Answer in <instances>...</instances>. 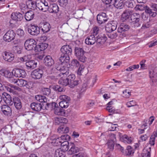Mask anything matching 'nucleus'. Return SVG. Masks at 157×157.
Segmentation results:
<instances>
[{"instance_id": "12", "label": "nucleus", "mask_w": 157, "mask_h": 157, "mask_svg": "<svg viewBox=\"0 0 157 157\" xmlns=\"http://www.w3.org/2000/svg\"><path fill=\"white\" fill-rule=\"evenodd\" d=\"M12 73L16 77L23 78L26 75V73L25 71L22 69L15 68L12 71Z\"/></svg>"}, {"instance_id": "9", "label": "nucleus", "mask_w": 157, "mask_h": 157, "mask_svg": "<svg viewBox=\"0 0 157 157\" xmlns=\"http://www.w3.org/2000/svg\"><path fill=\"white\" fill-rule=\"evenodd\" d=\"M3 59L5 61L11 62L14 59V55L12 52L5 51L3 52Z\"/></svg>"}, {"instance_id": "13", "label": "nucleus", "mask_w": 157, "mask_h": 157, "mask_svg": "<svg viewBox=\"0 0 157 157\" xmlns=\"http://www.w3.org/2000/svg\"><path fill=\"white\" fill-rule=\"evenodd\" d=\"M43 74V71L42 69H37L32 72L31 76L35 79H39L42 77Z\"/></svg>"}, {"instance_id": "39", "label": "nucleus", "mask_w": 157, "mask_h": 157, "mask_svg": "<svg viewBox=\"0 0 157 157\" xmlns=\"http://www.w3.org/2000/svg\"><path fill=\"white\" fill-rule=\"evenodd\" d=\"M64 152L60 149H57L56 150L55 154V157H64Z\"/></svg>"}, {"instance_id": "23", "label": "nucleus", "mask_w": 157, "mask_h": 157, "mask_svg": "<svg viewBox=\"0 0 157 157\" xmlns=\"http://www.w3.org/2000/svg\"><path fill=\"white\" fill-rule=\"evenodd\" d=\"M86 44L91 45L94 44L96 42L95 37L94 35H91L87 36L85 41Z\"/></svg>"}, {"instance_id": "11", "label": "nucleus", "mask_w": 157, "mask_h": 157, "mask_svg": "<svg viewBox=\"0 0 157 157\" xmlns=\"http://www.w3.org/2000/svg\"><path fill=\"white\" fill-rule=\"evenodd\" d=\"M117 22L113 21L107 23L105 26V29L107 32L111 33L115 30L117 27Z\"/></svg>"}, {"instance_id": "17", "label": "nucleus", "mask_w": 157, "mask_h": 157, "mask_svg": "<svg viewBox=\"0 0 157 157\" xmlns=\"http://www.w3.org/2000/svg\"><path fill=\"white\" fill-rule=\"evenodd\" d=\"M129 26L124 24L121 25L120 27L117 29V31L118 33H121L120 34V37H122L124 36V32L128 31L129 29Z\"/></svg>"}, {"instance_id": "36", "label": "nucleus", "mask_w": 157, "mask_h": 157, "mask_svg": "<svg viewBox=\"0 0 157 157\" xmlns=\"http://www.w3.org/2000/svg\"><path fill=\"white\" fill-rule=\"evenodd\" d=\"M35 98L37 101L40 102H44L45 103L47 102V98L44 96L38 95L35 96Z\"/></svg>"}, {"instance_id": "20", "label": "nucleus", "mask_w": 157, "mask_h": 157, "mask_svg": "<svg viewBox=\"0 0 157 157\" xmlns=\"http://www.w3.org/2000/svg\"><path fill=\"white\" fill-rule=\"evenodd\" d=\"M107 40V37L103 34L102 36L98 35L97 37L96 43L98 46H100L104 43Z\"/></svg>"}, {"instance_id": "1", "label": "nucleus", "mask_w": 157, "mask_h": 157, "mask_svg": "<svg viewBox=\"0 0 157 157\" xmlns=\"http://www.w3.org/2000/svg\"><path fill=\"white\" fill-rule=\"evenodd\" d=\"M37 7L44 12L48 10L51 13H57L59 11V7L55 3L48 6V2L45 0H41L36 4Z\"/></svg>"}, {"instance_id": "37", "label": "nucleus", "mask_w": 157, "mask_h": 157, "mask_svg": "<svg viewBox=\"0 0 157 157\" xmlns=\"http://www.w3.org/2000/svg\"><path fill=\"white\" fill-rule=\"evenodd\" d=\"M157 137V131H154L151 136L149 140V144L151 145H154L155 137Z\"/></svg>"}, {"instance_id": "34", "label": "nucleus", "mask_w": 157, "mask_h": 157, "mask_svg": "<svg viewBox=\"0 0 157 157\" xmlns=\"http://www.w3.org/2000/svg\"><path fill=\"white\" fill-rule=\"evenodd\" d=\"M40 1H38L36 4L33 1L29 0L26 2V4L27 7L30 9L34 10L36 7H37V3Z\"/></svg>"}, {"instance_id": "52", "label": "nucleus", "mask_w": 157, "mask_h": 157, "mask_svg": "<svg viewBox=\"0 0 157 157\" xmlns=\"http://www.w3.org/2000/svg\"><path fill=\"white\" fill-rule=\"evenodd\" d=\"M51 92V89L48 88H44L42 89L43 94L48 96L50 94Z\"/></svg>"}, {"instance_id": "43", "label": "nucleus", "mask_w": 157, "mask_h": 157, "mask_svg": "<svg viewBox=\"0 0 157 157\" xmlns=\"http://www.w3.org/2000/svg\"><path fill=\"white\" fill-rule=\"evenodd\" d=\"M31 56L30 55H27L25 56H24L19 58V59L21 62H26L29 61L31 59Z\"/></svg>"}, {"instance_id": "7", "label": "nucleus", "mask_w": 157, "mask_h": 157, "mask_svg": "<svg viewBox=\"0 0 157 157\" xmlns=\"http://www.w3.org/2000/svg\"><path fill=\"white\" fill-rule=\"evenodd\" d=\"M36 44V42L35 40L33 39H30L25 41L24 46L26 50L30 51L33 49Z\"/></svg>"}, {"instance_id": "21", "label": "nucleus", "mask_w": 157, "mask_h": 157, "mask_svg": "<svg viewBox=\"0 0 157 157\" xmlns=\"http://www.w3.org/2000/svg\"><path fill=\"white\" fill-rule=\"evenodd\" d=\"M11 82L14 83H17L20 87L24 86L27 85V81L24 79H19L17 80L12 79L11 80Z\"/></svg>"}, {"instance_id": "31", "label": "nucleus", "mask_w": 157, "mask_h": 157, "mask_svg": "<svg viewBox=\"0 0 157 157\" xmlns=\"http://www.w3.org/2000/svg\"><path fill=\"white\" fill-rule=\"evenodd\" d=\"M124 1L125 0H115L114 6L117 9H122L124 6Z\"/></svg>"}, {"instance_id": "44", "label": "nucleus", "mask_w": 157, "mask_h": 157, "mask_svg": "<svg viewBox=\"0 0 157 157\" xmlns=\"http://www.w3.org/2000/svg\"><path fill=\"white\" fill-rule=\"evenodd\" d=\"M59 98L61 101H69L70 100V98L65 95H60L59 97Z\"/></svg>"}, {"instance_id": "33", "label": "nucleus", "mask_w": 157, "mask_h": 157, "mask_svg": "<svg viewBox=\"0 0 157 157\" xmlns=\"http://www.w3.org/2000/svg\"><path fill=\"white\" fill-rule=\"evenodd\" d=\"M59 59L62 63H64L65 62L68 63L69 61L70 58L69 56H67L61 53Z\"/></svg>"}, {"instance_id": "19", "label": "nucleus", "mask_w": 157, "mask_h": 157, "mask_svg": "<svg viewBox=\"0 0 157 157\" xmlns=\"http://www.w3.org/2000/svg\"><path fill=\"white\" fill-rule=\"evenodd\" d=\"M2 97L5 102L7 105H12L13 104L11 96L7 93L4 92L2 94Z\"/></svg>"}, {"instance_id": "55", "label": "nucleus", "mask_w": 157, "mask_h": 157, "mask_svg": "<svg viewBox=\"0 0 157 157\" xmlns=\"http://www.w3.org/2000/svg\"><path fill=\"white\" fill-rule=\"evenodd\" d=\"M41 50L43 51L46 49L48 47V44L45 43H42L39 44Z\"/></svg>"}, {"instance_id": "4", "label": "nucleus", "mask_w": 157, "mask_h": 157, "mask_svg": "<svg viewBox=\"0 0 157 157\" xmlns=\"http://www.w3.org/2000/svg\"><path fill=\"white\" fill-rule=\"evenodd\" d=\"M69 83V86L71 88H73L78 84L80 81L78 80H75V76L74 74H70L67 77Z\"/></svg>"}, {"instance_id": "51", "label": "nucleus", "mask_w": 157, "mask_h": 157, "mask_svg": "<svg viewBox=\"0 0 157 157\" xmlns=\"http://www.w3.org/2000/svg\"><path fill=\"white\" fill-rule=\"evenodd\" d=\"M85 68V66L83 64L80 65L77 74L78 75H82V73L83 72Z\"/></svg>"}, {"instance_id": "53", "label": "nucleus", "mask_w": 157, "mask_h": 157, "mask_svg": "<svg viewBox=\"0 0 157 157\" xmlns=\"http://www.w3.org/2000/svg\"><path fill=\"white\" fill-rule=\"evenodd\" d=\"M118 35L116 32L109 33L108 34V36L111 39H115L116 38Z\"/></svg>"}, {"instance_id": "5", "label": "nucleus", "mask_w": 157, "mask_h": 157, "mask_svg": "<svg viewBox=\"0 0 157 157\" xmlns=\"http://www.w3.org/2000/svg\"><path fill=\"white\" fill-rule=\"evenodd\" d=\"M15 36L16 34L13 30H9L4 36V40L6 41L10 42L14 39Z\"/></svg>"}, {"instance_id": "27", "label": "nucleus", "mask_w": 157, "mask_h": 157, "mask_svg": "<svg viewBox=\"0 0 157 157\" xmlns=\"http://www.w3.org/2000/svg\"><path fill=\"white\" fill-rule=\"evenodd\" d=\"M30 107L33 110L39 111L42 109V106L40 103L34 102L31 104Z\"/></svg>"}, {"instance_id": "38", "label": "nucleus", "mask_w": 157, "mask_h": 157, "mask_svg": "<svg viewBox=\"0 0 157 157\" xmlns=\"http://www.w3.org/2000/svg\"><path fill=\"white\" fill-rule=\"evenodd\" d=\"M134 153L133 149L131 147V146H128L125 150V155L132 156L133 155Z\"/></svg>"}, {"instance_id": "6", "label": "nucleus", "mask_w": 157, "mask_h": 157, "mask_svg": "<svg viewBox=\"0 0 157 157\" xmlns=\"http://www.w3.org/2000/svg\"><path fill=\"white\" fill-rule=\"evenodd\" d=\"M27 30L29 33L32 35H37L40 33V28L36 25L31 24Z\"/></svg>"}, {"instance_id": "16", "label": "nucleus", "mask_w": 157, "mask_h": 157, "mask_svg": "<svg viewBox=\"0 0 157 157\" xmlns=\"http://www.w3.org/2000/svg\"><path fill=\"white\" fill-rule=\"evenodd\" d=\"M132 11L129 10H125L121 15V20L123 22L125 21L128 19L132 14Z\"/></svg>"}, {"instance_id": "22", "label": "nucleus", "mask_w": 157, "mask_h": 157, "mask_svg": "<svg viewBox=\"0 0 157 157\" xmlns=\"http://www.w3.org/2000/svg\"><path fill=\"white\" fill-rule=\"evenodd\" d=\"M11 18L16 21H20L23 18V15L19 12L13 13L11 15Z\"/></svg>"}, {"instance_id": "35", "label": "nucleus", "mask_w": 157, "mask_h": 157, "mask_svg": "<svg viewBox=\"0 0 157 157\" xmlns=\"http://www.w3.org/2000/svg\"><path fill=\"white\" fill-rule=\"evenodd\" d=\"M67 76H62L59 79L58 83L59 84H61L63 86H66L68 85H69L68 82L66 78Z\"/></svg>"}, {"instance_id": "18", "label": "nucleus", "mask_w": 157, "mask_h": 157, "mask_svg": "<svg viewBox=\"0 0 157 157\" xmlns=\"http://www.w3.org/2000/svg\"><path fill=\"white\" fill-rule=\"evenodd\" d=\"M1 110L5 115L10 116L12 113V110L10 107L7 105H3L1 106Z\"/></svg>"}, {"instance_id": "59", "label": "nucleus", "mask_w": 157, "mask_h": 157, "mask_svg": "<svg viewBox=\"0 0 157 157\" xmlns=\"http://www.w3.org/2000/svg\"><path fill=\"white\" fill-rule=\"evenodd\" d=\"M126 105L128 107H130L136 105L135 102L134 101H131L128 102L126 103Z\"/></svg>"}, {"instance_id": "25", "label": "nucleus", "mask_w": 157, "mask_h": 157, "mask_svg": "<svg viewBox=\"0 0 157 157\" xmlns=\"http://www.w3.org/2000/svg\"><path fill=\"white\" fill-rule=\"evenodd\" d=\"M12 101L16 109H19L21 108L22 105L20 98L17 97H15L13 98Z\"/></svg>"}, {"instance_id": "15", "label": "nucleus", "mask_w": 157, "mask_h": 157, "mask_svg": "<svg viewBox=\"0 0 157 157\" xmlns=\"http://www.w3.org/2000/svg\"><path fill=\"white\" fill-rule=\"evenodd\" d=\"M60 50L61 53L69 56L71 55L72 52L71 47L67 45L63 46L61 48Z\"/></svg>"}, {"instance_id": "28", "label": "nucleus", "mask_w": 157, "mask_h": 157, "mask_svg": "<svg viewBox=\"0 0 157 157\" xmlns=\"http://www.w3.org/2000/svg\"><path fill=\"white\" fill-rule=\"evenodd\" d=\"M44 63L48 66H51L54 63V61L52 57L50 56H46L44 58Z\"/></svg>"}, {"instance_id": "61", "label": "nucleus", "mask_w": 157, "mask_h": 157, "mask_svg": "<svg viewBox=\"0 0 157 157\" xmlns=\"http://www.w3.org/2000/svg\"><path fill=\"white\" fill-rule=\"evenodd\" d=\"M117 126V124H111L110 126V128L109 129V131H114L115 130Z\"/></svg>"}, {"instance_id": "63", "label": "nucleus", "mask_w": 157, "mask_h": 157, "mask_svg": "<svg viewBox=\"0 0 157 157\" xmlns=\"http://www.w3.org/2000/svg\"><path fill=\"white\" fill-rule=\"evenodd\" d=\"M151 7L152 10L157 12V4L152 3L151 5Z\"/></svg>"}, {"instance_id": "64", "label": "nucleus", "mask_w": 157, "mask_h": 157, "mask_svg": "<svg viewBox=\"0 0 157 157\" xmlns=\"http://www.w3.org/2000/svg\"><path fill=\"white\" fill-rule=\"evenodd\" d=\"M85 154L83 152H80L78 154L74 155L72 157H84Z\"/></svg>"}, {"instance_id": "54", "label": "nucleus", "mask_w": 157, "mask_h": 157, "mask_svg": "<svg viewBox=\"0 0 157 157\" xmlns=\"http://www.w3.org/2000/svg\"><path fill=\"white\" fill-rule=\"evenodd\" d=\"M151 25V22L149 21L147 22L145 24H143L141 29H146L149 28Z\"/></svg>"}, {"instance_id": "41", "label": "nucleus", "mask_w": 157, "mask_h": 157, "mask_svg": "<svg viewBox=\"0 0 157 157\" xmlns=\"http://www.w3.org/2000/svg\"><path fill=\"white\" fill-rule=\"evenodd\" d=\"M114 141L113 140H108L106 143L108 148L111 151L114 149Z\"/></svg>"}, {"instance_id": "46", "label": "nucleus", "mask_w": 157, "mask_h": 157, "mask_svg": "<svg viewBox=\"0 0 157 157\" xmlns=\"http://www.w3.org/2000/svg\"><path fill=\"white\" fill-rule=\"evenodd\" d=\"M122 137L124 140V142H126L128 144H130L132 141V138L130 137H129L126 135H124Z\"/></svg>"}, {"instance_id": "47", "label": "nucleus", "mask_w": 157, "mask_h": 157, "mask_svg": "<svg viewBox=\"0 0 157 157\" xmlns=\"http://www.w3.org/2000/svg\"><path fill=\"white\" fill-rule=\"evenodd\" d=\"M4 76L8 78H11L12 77L13 75L12 71L11 72L8 70H6L3 72Z\"/></svg>"}, {"instance_id": "60", "label": "nucleus", "mask_w": 157, "mask_h": 157, "mask_svg": "<svg viewBox=\"0 0 157 157\" xmlns=\"http://www.w3.org/2000/svg\"><path fill=\"white\" fill-rule=\"evenodd\" d=\"M99 31V29L98 27L97 26L94 27L93 29V32L94 33L93 35H96L98 33Z\"/></svg>"}, {"instance_id": "32", "label": "nucleus", "mask_w": 157, "mask_h": 157, "mask_svg": "<svg viewBox=\"0 0 157 157\" xmlns=\"http://www.w3.org/2000/svg\"><path fill=\"white\" fill-rule=\"evenodd\" d=\"M149 76L153 83L155 82L157 79V73L155 70L149 71Z\"/></svg>"}, {"instance_id": "49", "label": "nucleus", "mask_w": 157, "mask_h": 157, "mask_svg": "<svg viewBox=\"0 0 157 157\" xmlns=\"http://www.w3.org/2000/svg\"><path fill=\"white\" fill-rule=\"evenodd\" d=\"M135 10L137 11H143L145 9V6L144 5H137L134 8Z\"/></svg>"}, {"instance_id": "14", "label": "nucleus", "mask_w": 157, "mask_h": 157, "mask_svg": "<svg viewBox=\"0 0 157 157\" xmlns=\"http://www.w3.org/2000/svg\"><path fill=\"white\" fill-rule=\"evenodd\" d=\"M97 19L98 23L101 24L107 21L108 18L105 13H102L98 15Z\"/></svg>"}, {"instance_id": "42", "label": "nucleus", "mask_w": 157, "mask_h": 157, "mask_svg": "<svg viewBox=\"0 0 157 157\" xmlns=\"http://www.w3.org/2000/svg\"><path fill=\"white\" fill-rule=\"evenodd\" d=\"M68 69H66L60 72H58L57 74L59 77L62 76H67L69 74V72L68 71Z\"/></svg>"}, {"instance_id": "26", "label": "nucleus", "mask_w": 157, "mask_h": 157, "mask_svg": "<svg viewBox=\"0 0 157 157\" xmlns=\"http://www.w3.org/2000/svg\"><path fill=\"white\" fill-rule=\"evenodd\" d=\"M40 28L44 33H46L50 30L51 27L48 22H45L40 24Z\"/></svg>"}, {"instance_id": "30", "label": "nucleus", "mask_w": 157, "mask_h": 157, "mask_svg": "<svg viewBox=\"0 0 157 157\" xmlns=\"http://www.w3.org/2000/svg\"><path fill=\"white\" fill-rule=\"evenodd\" d=\"M34 16V12L30 10L25 13V17L26 21H29L33 18Z\"/></svg>"}, {"instance_id": "24", "label": "nucleus", "mask_w": 157, "mask_h": 157, "mask_svg": "<svg viewBox=\"0 0 157 157\" xmlns=\"http://www.w3.org/2000/svg\"><path fill=\"white\" fill-rule=\"evenodd\" d=\"M25 65L28 69H33L36 67L37 62L33 60H29L26 63Z\"/></svg>"}, {"instance_id": "29", "label": "nucleus", "mask_w": 157, "mask_h": 157, "mask_svg": "<svg viewBox=\"0 0 157 157\" xmlns=\"http://www.w3.org/2000/svg\"><path fill=\"white\" fill-rule=\"evenodd\" d=\"M71 146L70 149L68 151V153L70 155L75 154L78 152L79 149L76 147L75 143H71L70 145Z\"/></svg>"}, {"instance_id": "62", "label": "nucleus", "mask_w": 157, "mask_h": 157, "mask_svg": "<svg viewBox=\"0 0 157 157\" xmlns=\"http://www.w3.org/2000/svg\"><path fill=\"white\" fill-rule=\"evenodd\" d=\"M44 55L43 54H36V57L39 60H42L44 57Z\"/></svg>"}, {"instance_id": "48", "label": "nucleus", "mask_w": 157, "mask_h": 157, "mask_svg": "<svg viewBox=\"0 0 157 157\" xmlns=\"http://www.w3.org/2000/svg\"><path fill=\"white\" fill-rule=\"evenodd\" d=\"M58 2L59 5L63 7L66 6L68 3V0H58Z\"/></svg>"}, {"instance_id": "45", "label": "nucleus", "mask_w": 157, "mask_h": 157, "mask_svg": "<svg viewBox=\"0 0 157 157\" xmlns=\"http://www.w3.org/2000/svg\"><path fill=\"white\" fill-rule=\"evenodd\" d=\"M69 101H61L59 102V106L62 108H67L69 105Z\"/></svg>"}, {"instance_id": "3", "label": "nucleus", "mask_w": 157, "mask_h": 157, "mask_svg": "<svg viewBox=\"0 0 157 157\" xmlns=\"http://www.w3.org/2000/svg\"><path fill=\"white\" fill-rule=\"evenodd\" d=\"M46 105L48 108L50 105L52 106L53 109L54 110V113L55 114L62 116L65 115V112L64 109L61 107H59L58 104L55 102H52L51 104L47 103Z\"/></svg>"}, {"instance_id": "8", "label": "nucleus", "mask_w": 157, "mask_h": 157, "mask_svg": "<svg viewBox=\"0 0 157 157\" xmlns=\"http://www.w3.org/2000/svg\"><path fill=\"white\" fill-rule=\"evenodd\" d=\"M140 15L139 13H135L131 15V20L132 22L135 26L138 27L140 26Z\"/></svg>"}, {"instance_id": "57", "label": "nucleus", "mask_w": 157, "mask_h": 157, "mask_svg": "<svg viewBox=\"0 0 157 157\" xmlns=\"http://www.w3.org/2000/svg\"><path fill=\"white\" fill-rule=\"evenodd\" d=\"M66 69H67V68L66 67H65L64 66H63L60 67H58L54 69V71L55 72H57L58 71H59L58 72H60Z\"/></svg>"}, {"instance_id": "40", "label": "nucleus", "mask_w": 157, "mask_h": 157, "mask_svg": "<svg viewBox=\"0 0 157 157\" xmlns=\"http://www.w3.org/2000/svg\"><path fill=\"white\" fill-rule=\"evenodd\" d=\"M53 89L54 90L60 92H64L65 91V88L57 85L54 86Z\"/></svg>"}, {"instance_id": "2", "label": "nucleus", "mask_w": 157, "mask_h": 157, "mask_svg": "<svg viewBox=\"0 0 157 157\" xmlns=\"http://www.w3.org/2000/svg\"><path fill=\"white\" fill-rule=\"evenodd\" d=\"M75 54L79 60L82 62H85L86 58L84 55L85 52L82 48L76 47L75 49Z\"/></svg>"}, {"instance_id": "56", "label": "nucleus", "mask_w": 157, "mask_h": 157, "mask_svg": "<svg viewBox=\"0 0 157 157\" xmlns=\"http://www.w3.org/2000/svg\"><path fill=\"white\" fill-rule=\"evenodd\" d=\"M71 65L76 67H78L80 65L79 62L76 59H73L71 62Z\"/></svg>"}, {"instance_id": "10", "label": "nucleus", "mask_w": 157, "mask_h": 157, "mask_svg": "<svg viewBox=\"0 0 157 157\" xmlns=\"http://www.w3.org/2000/svg\"><path fill=\"white\" fill-rule=\"evenodd\" d=\"M52 143L55 144V145L56 146H58L59 145L63 146L64 147L65 146L67 147V148L65 150L66 151L68 150L69 149V146H68V143L67 142L63 141L62 142L60 141V138H55L54 139H52Z\"/></svg>"}, {"instance_id": "50", "label": "nucleus", "mask_w": 157, "mask_h": 157, "mask_svg": "<svg viewBox=\"0 0 157 157\" xmlns=\"http://www.w3.org/2000/svg\"><path fill=\"white\" fill-rule=\"evenodd\" d=\"M59 77V75L57 74V72L55 71V73L54 75H51L48 76V78L51 80H56Z\"/></svg>"}, {"instance_id": "58", "label": "nucleus", "mask_w": 157, "mask_h": 157, "mask_svg": "<svg viewBox=\"0 0 157 157\" xmlns=\"http://www.w3.org/2000/svg\"><path fill=\"white\" fill-rule=\"evenodd\" d=\"M17 34L20 36H23L25 34L24 31L21 29H18L17 30Z\"/></svg>"}]
</instances>
